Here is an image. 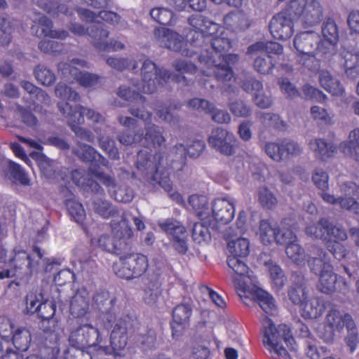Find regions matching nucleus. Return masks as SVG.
Wrapping results in <instances>:
<instances>
[{
  "mask_svg": "<svg viewBox=\"0 0 359 359\" xmlns=\"http://www.w3.org/2000/svg\"><path fill=\"white\" fill-rule=\"evenodd\" d=\"M283 46L273 41H259L251 46H250L248 48V54L250 55H256L259 53H264L266 55L268 58L271 57V55H279L283 53Z\"/></svg>",
  "mask_w": 359,
  "mask_h": 359,
  "instance_id": "nucleus-29",
  "label": "nucleus"
},
{
  "mask_svg": "<svg viewBox=\"0 0 359 359\" xmlns=\"http://www.w3.org/2000/svg\"><path fill=\"white\" fill-rule=\"evenodd\" d=\"M1 176L15 182H19L22 185H29V180L20 165L8 161L4 171V175H1Z\"/></svg>",
  "mask_w": 359,
  "mask_h": 359,
  "instance_id": "nucleus-36",
  "label": "nucleus"
},
{
  "mask_svg": "<svg viewBox=\"0 0 359 359\" xmlns=\"http://www.w3.org/2000/svg\"><path fill=\"white\" fill-rule=\"evenodd\" d=\"M12 334L11 339L15 348L19 351H27L32 341L29 330L25 327H18Z\"/></svg>",
  "mask_w": 359,
  "mask_h": 359,
  "instance_id": "nucleus-39",
  "label": "nucleus"
},
{
  "mask_svg": "<svg viewBox=\"0 0 359 359\" xmlns=\"http://www.w3.org/2000/svg\"><path fill=\"white\" fill-rule=\"evenodd\" d=\"M201 221V222L195 223L192 229V238L197 243H201L210 239V234L207 226L208 222L210 225V221H206V219Z\"/></svg>",
  "mask_w": 359,
  "mask_h": 359,
  "instance_id": "nucleus-48",
  "label": "nucleus"
},
{
  "mask_svg": "<svg viewBox=\"0 0 359 359\" xmlns=\"http://www.w3.org/2000/svg\"><path fill=\"white\" fill-rule=\"evenodd\" d=\"M341 196H339L340 206L354 214H359V187L352 182H346L341 185Z\"/></svg>",
  "mask_w": 359,
  "mask_h": 359,
  "instance_id": "nucleus-19",
  "label": "nucleus"
},
{
  "mask_svg": "<svg viewBox=\"0 0 359 359\" xmlns=\"http://www.w3.org/2000/svg\"><path fill=\"white\" fill-rule=\"evenodd\" d=\"M205 147V142L202 140H194L187 148L184 147L182 144H179L175 147L176 150L179 151L181 156L187 153V154L194 158H196L201 155Z\"/></svg>",
  "mask_w": 359,
  "mask_h": 359,
  "instance_id": "nucleus-57",
  "label": "nucleus"
},
{
  "mask_svg": "<svg viewBox=\"0 0 359 359\" xmlns=\"http://www.w3.org/2000/svg\"><path fill=\"white\" fill-rule=\"evenodd\" d=\"M121 267L117 271L118 276L126 279L140 277L147 270V257L140 254H131L121 259Z\"/></svg>",
  "mask_w": 359,
  "mask_h": 359,
  "instance_id": "nucleus-14",
  "label": "nucleus"
},
{
  "mask_svg": "<svg viewBox=\"0 0 359 359\" xmlns=\"http://www.w3.org/2000/svg\"><path fill=\"white\" fill-rule=\"evenodd\" d=\"M319 81L321 86L334 95H341L344 93V88L339 81L334 78L331 74L326 70L320 72Z\"/></svg>",
  "mask_w": 359,
  "mask_h": 359,
  "instance_id": "nucleus-35",
  "label": "nucleus"
},
{
  "mask_svg": "<svg viewBox=\"0 0 359 359\" xmlns=\"http://www.w3.org/2000/svg\"><path fill=\"white\" fill-rule=\"evenodd\" d=\"M90 296L86 288L79 289L70 302V312L75 318L84 316L89 309Z\"/></svg>",
  "mask_w": 359,
  "mask_h": 359,
  "instance_id": "nucleus-25",
  "label": "nucleus"
},
{
  "mask_svg": "<svg viewBox=\"0 0 359 359\" xmlns=\"http://www.w3.org/2000/svg\"><path fill=\"white\" fill-rule=\"evenodd\" d=\"M12 253L10 261L16 277L21 280H27L32 275L35 266L38 264L37 262H34L30 255L21 248H14Z\"/></svg>",
  "mask_w": 359,
  "mask_h": 359,
  "instance_id": "nucleus-15",
  "label": "nucleus"
},
{
  "mask_svg": "<svg viewBox=\"0 0 359 359\" xmlns=\"http://www.w3.org/2000/svg\"><path fill=\"white\" fill-rule=\"evenodd\" d=\"M236 142L235 135L222 127L213 128L208 138V143L210 148L226 156L235 154Z\"/></svg>",
  "mask_w": 359,
  "mask_h": 359,
  "instance_id": "nucleus-9",
  "label": "nucleus"
},
{
  "mask_svg": "<svg viewBox=\"0 0 359 359\" xmlns=\"http://www.w3.org/2000/svg\"><path fill=\"white\" fill-rule=\"evenodd\" d=\"M55 312V305L52 302H45L38 304V315L42 319L41 328L46 334L45 340L53 345L57 344L60 340L57 323L53 318Z\"/></svg>",
  "mask_w": 359,
  "mask_h": 359,
  "instance_id": "nucleus-10",
  "label": "nucleus"
},
{
  "mask_svg": "<svg viewBox=\"0 0 359 359\" xmlns=\"http://www.w3.org/2000/svg\"><path fill=\"white\" fill-rule=\"evenodd\" d=\"M302 316L305 318L316 319L324 312L325 306L318 298L304 301L300 305Z\"/></svg>",
  "mask_w": 359,
  "mask_h": 359,
  "instance_id": "nucleus-33",
  "label": "nucleus"
},
{
  "mask_svg": "<svg viewBox=\"0 0 359 359\" xmlns=\"http://www.w3.org/2000/svg\"><path fill=\"white\" fill-rule=\"evenodd\" d=\"M346 329L347 334L345 337V342L349 349L350 353H353L355 351L359 343L358 332L354 320L351 323H349V325L346 327Z\"/></svg>",
  "mask_w": 359,
  "mask_h": 359,
  "instance_id": "nucleus-64",
  "label": "nucleus"
},
{
  "mask_svg": "<svg viewBox=\"0 0 359 359\" xmlns=\"http://www.w3.org/2000/svg\"><path fill=\"white\" fill-rule=\"evenodd\" d=\"M274 287L279 291L285 284L286 278L283 271L276 264L268 268Z\"/></svg>",
  "mask_w": 359,
  "mask_h": 359,
  "instance_id": "nucleus-63",
  "label": "nucleus"
},
{
  "mask_svg": "<svg viewBox=\"0 0 359 359\" xmlns=\"http://www.w3.org/2000/svg\"><path fill=\"white\" fill-rule=\"evenodd\" d=\"M309 147L315 153L316 156L322 161H326L337 153V147L324 139L310 140Z\"/></svg>",
  "mask_w": 359,
  "mask_h": 359,
  "instance_id": "nucleus-28",
  "label": "nucleus"
},
{
  "mask_svg": "<svg viewBox=\"0 0 359 359\" xmlns=\"http://www.w3.org/2000/svg\"><path fill=\"white\" fill-rule=\"evenodd\" d=\"M99 147L105 151L109 158L114 160L119 158V152L115 146L114 140L109 136L99 135L98 137Z\"/></svg>",
  "mask_w": 359,
  "mask_h": 359,
  "instance_id": "nucleus-55",
  "label": "nucleus"
},
{
  "mask_svg": "<svg viewBox=\"0 0 359 359\" xmlns=\"http://www.w3.org/2000/svg\"><path fill=\"white\" fill-rule=\"evenodd\" d=\"M155 39L168 49L180 52L182 55L192 57L195 51L183 48L184 44L183 37L178 33L165 27H157L154 31Z\"/></svg>",
  "mask_w": 359,
  "mask_h": 359,
  "instance_id": "nucleus-11",
  "label": "nucleus"
},
{
  "mask_svg": "<svg viewBox=\"0 0 359 359\" xmlns=\"http://www.w3.org/2000/svg\"><path fill=\"white\" fill-rule=\"evenodd\" d=\"M258 201L260 205L266 209L274 208L278 203L273 193L266 187H261L258 191Z\"/></svg>",
  "mask_w": 359,
  "mask_h": 359,
  "instance_id": "nucleus-61",
  "label": "nucleus"
},
{
  "mask_svg": "<svg viewBox=\"0 0 359 359\" xmlns=\"http://www.w3.org/2000/svg\"><path fill=\"white\" fill-rule=\"evenodd\" d=\"M227 248L230 255L227 264L234 272L232 280L238 295L242 297L250 291V285H256V278L250 271L245 259L250 253V243L247 238H238L228 242Z\"/></svg>",
  "mask_w": 359,
  "mask_h": 359,
  "instance_id": "nucleus-2",
  "label": "nucleus"
},
{
  "mask_svg": "<svg viewBox=\"0 0 359 359\" xmlns=\"http://www.w3.org/2000/svg\"><path fill=\"white\" fill-rule=\"evenodd\" d=\"M322 34L328 43H337L339 39L338 27L334 20L328 18L322 25Z\"/></svg>",
  "mask_w": 359,
  "mask_h": 359,
  "instance_id": "nucleus-53",
  "label": "nucleus"
},
{
  "mask_svg": "<svg viewBox=\"0 0 359 359\" xmlns=\"http://www.w3.org/2000/svg\"><path fill=\"white\" fill-rule=\"evenodd\" d=\"M285 252L287 257L294 262L299 264L302 263L307 256L304 249L297 241H293L286 246Z\"/></svg>",
  "mask_w": 359,
  "mask_h": 359,
  "instance_id": "nucleus-58",
  "label": "nucleus"
},
{
  "mask_svg": "<svg viewBox=\"0 0 359 359\" xmlns=\"http://www.w3.org/2000/svg\"><path fill=\"white\" fill-rule=\"evenodd\" d=\"M318 289L323 293L332 294L336 290L337 275L333 272L332 266L325 267L324 272L320 273Z\"/></svg>",
  "mask_w": 359,
  "mask_h": 359,
  "instance_id": "nucleus-31",
  "label": "nucleus"
},
{
  "mask_svg": "<svg viewBox=\"0 0 359 359\" xmlns=\"http://www.w3.org/2000/svg\"><path fill=\"white\" fill-rule=\"evenodd\" d=\"M111 226L112 232L118 239L108 234H103L98 238L97 242L98 246L103 250L110 253L120 254L122 245L125 244L124 240L131 238L133 231L128 221L123 215L121 217L120 220H111Z\"/></svg>",
  "mask_w": 359,
  "mask_h": 359,
  "instance_id": "nucleus-5",
  "label": "nucleus"
},
{
  "mask_svg": "<svg viewBox=\"0 0 359 359\" xmlns=\"http://www.w3.org/2000/svg\"><path fill=\"white\" fill-rule=\"evenodd\" d=\"M163 158V154L158 152L151 159V155L147 151L140 150L137 153L135 163L137 172H134L133 176L144 182L154 180V172L160 170Z\"/></svg>",
  "mask_w": 359,
  "mask_h": 359,
  "instance_id": "nucleus-7",
  "label": "nucleus"
},
{
  "mask_svg": "<svg viewBox=\"0 0 359 359\" xmlns=\"http://www.w3.org/2000/svg\"><path fill=\"white\" fill-rule=\"evenodd\" d=\"M141 81H134L132 85L136 88L121 86L117 92L118 95L127 101H137L144 104L147 98L140 93L153 94L159 87H163L168 83L171 76L168 69L158 67L149 59L142 61L140 67Z\"/></svg>",
  "mask_w": 359,
  "mask_h": 359,
  "instance_id": "nucleus-1",
  "label": "nucleus"
},
{
  "mask_svg": "<svg viewBox=\"0 0 359 359\" xmlns=\"http://www.w3.org/2000/svg\"><path fill=\"white\" fill-rule=\"evenodd\" d=\"M191 314V308L188 304L177 305L172 311L171 328L173 336H178L184 326L188 323Z\"/></svg>",
  "mask_w": 359,
  "mask_h": 359,
  "instance_id": "nucleus-26",
  "label": "nucleus"
},
{
  "mask_svg": "<svg viewBox=\"0 0 359 359\" xmlns=\"http://www.w3.org/2000/svg\"><path fill=\"white\" fill-rule=\"evenodd\" d=\"M329 220L321 218L316 223L309 224L305 229V233L313 239L321 240L326 242L328 236L327 228Z\"/></svg>",
  "mask_w": 359,
  "mask_h": 359,
  "instance_id": "nucleus-37",
  "label": "nucleus"
},
{
  "mask_svg": "<svg viewBox=\"0 0 359 359\" xmlns=\"http://www.w3.org/2000/svg\"><path fill=\"white\" fill-rule=\"evenodd\" d=\"M74 154L83 161L93 163L97 156V151L91 146L79 143L74 149Z\"/></svg>",
  "mask_w": 359,
  "mask_h": 359,
  "instance_id": "nucleus-59",
  "label": "nucleus"
},
{
  "mask_svg": "<svg viewBox=\"0 0 359 359\" xmlns=\"http://www.w3.org/2000/svg\"><path fill=\"white\" fill-rule=\"evenodd\" d=\"M14 21L9 17L0 16V30L4 36L0 37V45H8L11 41V34L14 30Z\"/></svg>",
  "mask_w": 359,
  "mask_h": 359,
  "instance_id": "nucleus-52",
  "label": "nucleus"
},
{
  "mask_svg": "<svg viewBox=\"0 0 359 359\" xmlns=\"http://www.w3.org/2000/svg\"><path fill=\"white\" fill-rule=\"evenodd\" d=\"M87 34L93 40L94 46L100 50H106L109 48L107 38L109 32L104 28V25L97 22L87 28Z\"/></svg>",
  "mask_w": 359,
  "mask_h": 359,
  "instance_id": "nucleus-27",
  "label": "nucleus"
},
{
  "mask_svg": "<svg viewBox=\"0 0 359 359\" xmlns=\"http://www.w3.org/2000/svg\"><path fill=\"white\" fill-rule=\"evenodd\" d=\"M353 321L349 313H341L339 311L332 309L326 316L325 323L334 328L337 332H341L344 326Z\"/></svg>",
  "mask_w": 359,
  "mask_h": 359,
  "instance_id": "nucleus-30",
  "label": "nucleus"
},
{
  "mask_svg": "<svg viewBox=\"0 0 359 359\" xmlns=\"http://www.w3.org/2000/svg\"><path fill=\"white\" fill-rule=\"evenodd\" d=\"M228 107L230 111L236 117L247 118L252 114L251 107L241 99L229 100Z\"/></svg>",
  "mask_w": 359,
  "mask_h": 359,
  "instance_id": "nucleus-46",
  "label": "nucleus"
},
{
  "mask_svg": "<svg viewBox=\"0 0 359 359\" xmlns=\"http://www.w3.org/2000/svg\"><path fill=\"white\" fill-rule=\"evenodd\" d=\"M159 226L170 236L175 250L184 255L188 250L187 233L181 222L170 218L159 223Z\"/></svg>",
  "mask_w": 359,
  "mask_h": 359,
  "instance_id": "nucleus-12",
  "label": "nucleus"
},
{
  "mask_svg": "<svg viewBox=\"0 0 359 359\" xmlns=\"http://www.w3.org/2000/svg\"><path fill=\"white\" fill-rule=\"evenodd\" d=\"M32 3L53 17H58L60 14L71 15L72 13L65 4H58L53 0H32Z\"/></svg>",
  "mask_w": 359,
  "mask_h": 359,
  "instance_id": "nucleus-32",
  "label": "nucleus"
},
{
  "mask_svg": "<svg viewBox=\"0 0 359 359\" xmlns=\"http://www.w3.org/2000/svg\"><path fill=\"white\" fill-rule=\"evenodd\" d=\"M34 22L41 26L44 36L63 39L68 36V32L65 30L53 29V25L51 20L44 15H40L37 18H35Z\"/></svg>",
  "mask_w": 359,
  "mask_h": 359,
  "instance_id": "nucleus-34",
  "label": "nucleus"
},
{
  "mask_svg": "<svg viewBox=\"0 0 359 359\" xmlns=\"http://www.w3.org/2000/svg\"><path fill=\"white\" fill-rule=\"evenodd\" d=\"M161 294L160 283L152 280L146 285L144 290L143 299L147 304L154 305Z\"/></svg>",
  "mask_w": 359,
  "mask_h": 359,
  "instance_id": "nucleus-51",
  "label": "nucleus"
},
{
  "mask_svg": "<svg viewBox=\"0 0 359 359\" xmlns=\"http://www.w3.org/2000/svg\"><path fill=\"white\" fill-rule=\"evenodd\" d=\"M278 229L276 226H271L266 220L261 221L259 231L262 242L266 244L276 241Z\"/></svg>",
  "mask_w": 359,
  "mask_h": 359,
  "instance_id": "nucleus-60",
  "label": "nucleus"
},
{
  "mask_svg": "<svg viewBox=\"0 0 359 359\" xmlns=\"http://www.w3.org/2000/svg\"><path fill=\"white\" fill-rule=\"evenodd\" d=\"M34 75L36 81L44 86H52L56 80L55 73L43 65H39L34 68Z\"/></svg>",
  "mask_w": 359,
  "mask_h": 359,
  "instance_id": "nucleus-44",
  "label": "nucleus"
},
{
  "mask_svg": "<svg viewBox=\"0 0 359 359\" xmlns=\"http://www.w3.org/2000/svg\"><path fill=\"white\" fill-rule=\"evenodd\" d=\"M226 21H231V25L236 31H245L250 26L249 18L243 11L229 14L226 17Z\"/></svg>",
  "mask_w": 359,
  "mask_h": 359,
  "instance_id": "nucleus-47",
  "label": "nucleus"
},
{
  "mask_svg": "<svg viewBox=\"0 0 359 359\" xmlns=\"http://www.w3.org/2000/svg\"><path fill=\"white\" fill-rule=\"evenodd\" d=\"M255 297L259 306L266 313L273 315L276 313L277 307L275 299L267 292L261 289H257Z\"/></svg>",
  "mask_w": 359,
  "mask_h": 359,
  "instance_id": "nucleus-41",
  "label": "nucleus"
},
{
  "mask_svg": "<svg viewBox=\"0 0 359 359\" xmlns=\"http://www.w3.org/2000/svg\"><path fill=\"white\" fill-rule=\"evenodd\" d=\"M59 111L72 123H83L84 116L95 123L104 124L105 118L94 109L85 107L80 104L72 107L68 102H61L57 104Z\"/></svg>",
  "mask_w": 359,
  "mask_h": 359,
  "instance_id": "nucleus-8",
  "label": "nucleus"
},
{
  "mask_svg": "<svg viewBox=\"0 0 359 359\" xmlns=\"http://www.w3.org/2000/svg\"><path fill=\"white\" fill-rule=\"evenodd\" d=\"M93 300L97 309L103 314V318L109 323L114 322L116 319L114 304L116 298L111 297L108 291L102 290L95 294Z\"/></svg>",
  "mask_w": 359,
  "mask_h": 359,
  "instance_id": "nucleus-21",
  "label": "nucleus"
},
{
  "mask_svg": "<svg viewBox=\"0 0 359 359\" xmlns=\"http://www.w3.org/2000/svg\"><path fill=\"white\" fill-rule=\"evenodd\" d=\"M180 108V105L179 104L173 103L165 109L158 110L157 114L164 121L172 125H177L180 121V117L178 114L174 113L173 111Z\"/></svg>",
  "mask_w": 359,
  "mask_h": 359,
  "instance_id": "nucleus-56",
  "label": "nucleus"
},
{
  "mask_svg": "<svg viewBox=\"0 0 359 359\" xmlns=\"http://www.w3.org/2000/svg\"><path fill=\"white\" fill-rule=\"evenodd\" d=\"M210 43L215 54L208 51L209 56H213L219 60H221V57L224 56V53L229 51L232 47L231 40L224 33H222L220 36L212 38Z\"/></svg>",
  "mask_w": 359,
  "mask_h": 359,
  "instance_id": "nucleus-38",
  "label": "nucleus"
},
{
  "mask_svg": "<svg viewBox=\"0 0 359 359\" xmlns=\"http://www.w3.org/2000/svg\"><path fill=\"white\" fill-rule=\"evenodd\" d=\"M150 15L156 22L164 25H170L174 21L173 13L170 10L163 7L152 8L150 11Z\"/></svg>",
  "mask_w": 359,
  "mask_h": 359,
  "instance_id": "nucleus-50",
  "label": "nucleus"
},
{
  "mask_svg": "<svg viewBox=\"0 0 359 359\" xmlns=\"http://www.w3.org/2000/svg\"><path fill=\"white\" fill-rule=\"evenodd\" d=\"M66 207L70 217L77 223H81L86 217V212L81 203L73 199L66 201Z\"/></svg>",
  "mask_w": 359,
  "mask_h": 359,
  "instance_id": "nucleus-54",
  "label": "nucleus"
},
{
  "mask_svg": "<svg viewBox=\"0 0 359 359\" xmlns=\"http://www.w3.org/2000/svg\"><path fill=\"white\" fill-rule=\"evenodd\" d=\"M102 341V338L99 330L89 323L80 325L72 331L69 337L70 345L76 348V353L74 355L81 358H91V356L83 351V348H91L101 343Z\"/></svg>",
  "mask_w": 359,
  "mask_h": 359,
  "instance_id": "nucleus-6",
  "label": "nucleus"
},
{
  "mask_svg": "<svg viewBox=\"0 0 359 359\" xmlns=\"http://www.w3.org/2000/svg\"><path fill=\"white\" fill-rule=\"evenodd\" d=\"M306 3L307 0H292L282 12H285L293 21L298 19L301 21Z\"/></svg>",
  "mask_w": 359,
  "mask_h": 359,
  "instance_id": "nucleus-45",
  "label": "nucleus"
},
{
  "mask_svg": "<svg viewBox=\"0 0 359 359\" xmlns=\"http://www.w3.org/2000/svg\"><path fill=\"white\" fill-rule=\"evenodd\" d=\"M326 256L327 253L323 248L316 245L309 247L306 259L312 273L319 275L324 272L326 266H328L329 269L332 266L326 259Z\"/></svg>",
  "mask_w": 359,
  "mask_h": 359,
  "instance_id": "nucleus-20",
  "label": "nucleus"
},
{
  "mask_svg": "<svg viewBox=\"0 0 359 359\" xmlns=\"http://www.w3.org/2000/svg\"><path fill=\"white\" fill-rule=\"evenodd\" d=\"M110 195L116 201L123 203L130 202L134 197L133 189L126 184L116 185Z\"/></svg>",
  "mask_w": 359,
  "mask_h": 359,
  "instance_id": "nucleus-62",
  "label": "nucleus"
},
{
  "mask_svg": "<svg viewBox=\"0 0 359 359\" xmlns=\"http://www.w3.org/2000/svg\"><path fill=\"white\" fill-rule=\"evenodd\" d=\"M323 13V8L319 1L316 0L307 1L301 23L305 27L315 26L320 22Z\"/></svg>",
  "mask_w": 359,
  "mask_h": 359,
  "instance_id": "nucleus-24",
  "label": "nucleus"
},
{
  "mask_svg": "<svg viewBox=\"0 0 359 359\" xmlns=\"http://www.w3.org/2000/svg\"><path fill=\"white\" fill-rule=\"evenodd\" d=\"M127 323L118 320L111 332L110 342L115 351V359H124L128 353Z\"/></svg>",
  "mask_w": 359,
  "mask_h": 359,
  "instance_id": "nucleus-16",
  "label": "nucleus"
},
{
  "mask_svg": "<svg viewBox=\"0 0 359 359\" xmlns=\"http://www.w3.org/2000/svg\"><path fill=\"white\" fill-rule=\"evenodd\" d=\"M264 150L271 159L278 162L297 156L302 153L300 144L292 140H284L280 144L267 142Z\"/></svg>",
  "mask_w": 359,
  "mask_h": 359,
  "instance_id": "nucleus-13",
  "label": "nucleus"
},
{
  "mask_svg": "<svg viewBox=\"0 0 359 359\" xmlns=\"http://www.w3.org/2000/svg\"><path fill=\"white\" fill-rule=\"evenodd\" d=\"M212 215L215 219L223 224L230 222L234 217L235 209L233 202L226 198H217L212 205Z\"/></svg>",
  "mask_w": 359,
  "mask_h": 359,
  "instance_id": "nucleus-23",
  "label": "nucleus"
},
{
  "mask_svg": "<svg viewBox=\"0 0 359 359\" xmlns=\"http://www.w3.org/2000/svg\"><path fill=\"white\" fill-rule=\"evenodd\" d=\"M93 210L104 218H109L116 213V210L107 200L101 198H95L93 201Z\"/></svg>",
  "mask_w": 359,
  "mask_h": 359,
  "instance_id": "nucleus-49",
  "label": "nucleus"
},
{
  "mask_svg": "<svg viewBox=\"0 0 359 359\" xmlns=\"http://www.w3.org/2000/svg\"><path fill=\"white\" fill-rule=\"evenodd\" d=\"M70 74L81 86L85 88L95 86L99 83L100 79L97 74L79 71L76 68L71 69Z\"/></svg>",
  "mask_w": 359,
  "mask_h": 359,
  "instance_id": "nucleus-43",
  "label": "nucleus"
},
{
  "mask_svg": "<svg viewBox=\"0 0 359 359\" xmlns=\"http://www.w3.org/2000/svg\"><path fill=\"white\" fill-rule=\"evenodd\" d=\"M144 133H141V142L145 147L154 148L162 147L165 142V138L163 135V128L156 124L148 123L144 128Z\"/></svg>",
  "mask_w": 359,
  "mask_h": 359,
  "instance_id": "nucleus-22",
  "label": "nucleus"
},
{
  "mask_svg": "<svg viewBox=\"0 0 359 359\" xmlns=\"http://www.w3.org/2000/svg\"><path fill=\"white\" fill-rule=\"evenodd\" d=\"M320 42V36L313 32H304L294 39V46L298 55L297 62L308 69H312L317 65L316 55Z\"/></svg>",
  "mask_w": 359,
  "mask_h": 359,
  "instance_id": "nucleus-4",
  "label": "nucleus"
},
{
  "mask_svg": "<svg viewBox=\"0 0 359 359\" xmlns=\"http://www.w3.org/2000/svg\"><path fill=\"white\" fill-rule=\"evenodd\" d=\"M239 85L241 88L246 93H251L253 95L263 90L262 82L255 78L252 74L243 73L239 79Z\"/></svg>",
  "mask_w": 359,
  "mask_h": 359,
  "instance_id": "nucleus-42",
  "label": "nucleus"
},
{
  "mask_svg": "<svg viewBox=\"0 0 359 359\" xmlns=\"http://www.w3.org/2000/svg\"><path fill=\"white\" fill-rule=\"evenodd\" d=\"M293 20L285 12H279L271 20L269 28L271 35L277 39L286 40L293 34Z\"/></svg>",
  "mask_w": 359,
  "mask_h": 359,
  "instance_id": "nucleus-18",
  "label": "nucleus"
},
{
  "mask_svg": "<svg viewBox=\"0 0 359 359\" xmlns=\"http://www.w3.org/2000/svg\"><path fill=\"white\" fill-rule=\"evenodd\" d=\"M263 343L272 358H287L288 351H296V344L290 328L285 324L276 327L266 316L262 320Z\"/></svg>",
  "mask_w": 359,
  "mask_h": 359,
  "instance_id": "nucleus-3",
  "label": "nucleus"
},
{
  "mask_svg": "<svg viewBox=\"0 0 359 359\" xmlns=\"http://www.w3.org/2000/svg\"><path fill=\"white\" fill-rule=\"evenodd\" d=\"M198 60L208 67L212 68V72L218 81L226 82L233 77V72L231 66L224 64L221 60L213 56H209L208 50H203L198 56Z\"/></svg>",
  "mask_w": 359,
  "mask_h": 359,
  "instance_id": "nucleus-17",
  "label": "nucleus"
},
{
  "mask_svg": "<svg viewBox=\"0 0 359 359\" xmlns=\"http://www.w3.org/2000/svg\"><path fill=\"white\" fill-rule=\"evenodd\" d=\"M189 203L201 220L208 219L210 210L208 198L202 195H192L189 198Z\"/></svg>",
  "mask_w": 359,
  "mask_h": 359,
  "instance_id": "nucleus-40",
  "label": "nucleus"
}]
</instances>
